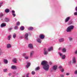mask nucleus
Returning a JSON list of instances; mask_svg holds the SVG:
<instances>
[{
	"label": "nucleus",
	"mask_w": 77,
	"mask_h": 77,
	"mask_svg": "<svg viewBox=\"0 0 77 77\" xmlns=\"http://www.w3.org/2000/svg\"><path fill=\"white\" fill-rule=\"evenodd\" d=\"M64 71V69H63V68L61 70V72H63Z\"/></svg>",
	"instance_id": "43"
},
{
	"label": "nucleus",
	"mask_w": 77,
	"mask_h": 77,
	"mask_svg": "<svg viewBox=\"0 0 77 77\" xmlns=\"http://www.w3.org/2000/svg\"><path fill=\"white\" fill-rule=\"evenodd\" d=\"M12 12L13 14L15 13V11H14V10H12Z\"/></svg>",
	"instance_id": "47"
},
{
	"label": "nucleus",
	"mask_w": 77,
	"mask_h": 77,
	"mask_svg": "<svg viewBox=\"0 0 77 77\" xmlns=\"http://www.w3.org/2000/svg\"><path fill=\"white\" fill-rule=\"evenodd\" d=\"M70 63H71V61H70Z\"/></svg>",
	"instance_id": "55"
},
{
	"label": "nucleus",
	"mask_w": 77,
	"mask_h": 77,
	"mask_svg": "<svg viewBox=\"0 0 77 77\" xmlns=\"http://www.w3.org/2000/svg\"><path fill=\"white\" fill-rule=\"evenodd\" d=\"M57 66L56 65L54 66H53V69L54 70H56L57 69Z\"/></svg>",
	"instance_id": "16"
},
{
	"label": "nucleus",
	"mask_w": 77,
	"mask_h": 77,
	"mask_svg": "<svg viewBox=\"0 0 77 77\" xmlns=\"http://www.w3.org/2000/svg\"><path fill=\"white\" fill-rule=\"evenodd\" d=\"M14 16V17H15L16 16V14H15V13H14V14H12Z\"/></svg>",
	"instance_id": "46"
},
{
	"label": "nucleus",
	"mask_w": 77,
	"mask_h": 77,
	"mask_svg": "<svg viewBox=\"0 0 77 77\" xmlns=\"http://www.w3.org/2000/svg\"><path fill=\"white\" fill-rule=\"evenodd\" d=\"M12 28H9L8 29V31H11V30H12Z\"/></svg>",
	"instance_id": "35"
},
{
	"label": "nucleus",
	"mask_w": 77,
	"mask_h": 77,
	"mask_svg": "<svg viewBox=\"0 0 77 77\" xmlns=\"http://www.w3.org/2000/svg\"><path fill=\"white\" fill-rule=\"evenodd\" d=\"M49 63L50 64H51L52 63L51 62H50Z\"/></svg>",
	"instance_id": "54"
},
{
	"label": "nucleus",
	"mask_w": 77,
	"mask_h": 77,
	"mask_svg": "<svg viewBox=\"0 0 77 77\" xmlns=\"http://www.w3.org/2000/svg\"><path fill=\"white\" fill-rule=\"evenodd\" d=\"M29 35V33H26L24 36V38L25 39H26V40H28V39Z\"/></svg>",
	"instance_id": "4"
},
{
	"label": "nucleus",
	"mask_w": 77,
	"mask_h": 77,
	"mask_svg": "<svg viewBox=\"0 0 77 77\" xmlns=\"http://www.w3.org/2000/svg\"><path fill=\"white\" fill-rule=\"evenodd\" d=\"M43 53L45 55H47V54L48 53V52L47 50L46 49V48L44 49V52Z\"/></svg>",
	"instance_id": "7"
},
{
	"label": "nucleus",
	"mask_w": 77,
	"mask_h": 77,
	"mask_svg": "<svg viewBox=\"0 0 77 77\" xmlns=\"http://www.w3.org/2000/svg\"><path fill=\"white\" fill-rule=\"evenodd\" d=\"M14 29L15 30H17V29H18V26H16L14 27Z\"/></svg>",
	"instance_id": "32"
},
{
	"label": "nucleus",
	"mask_w": 77,
	"mask_h": 77,
	"mask_svg": "<svg viewBox=\"0 0 77 77\" xmlns=\"http://www.w3.org/2000/svg\"><path fill=\"white\" fill-rule=\"evenodd\" d=\"M16 36H17L16 33H14V35H13V38H15L16 37Z\"/></svg>",
	"instance_id": "23"
},
{
	"label": "nucleus",
	"mask_w": 77,
	"mask_h": 77,
	"mask_svg": "<svg viewBox=\"0 0 77 77\" xmlns=\"http://www.w3.org/2000/svg\"><path fill=\"white\" fill-rule=\"evenodd\" d=\"M6 47L7 48H11V44H7Z\"/></svg>",
	"instance_id": "13"
},
{
	"label": "nucleus",
	"mask_w": 77,
	"mask_h": 77,
	"mask_svg": "<svg viewBox=\"0 0 77 77\" xmlns=\"http://www.w3.org/2000/svg\"><path fill=\"white\" fill-rule=\"evenodd\" d=\"M3 4V2H0V6L1 7V6H2V4Z\"/></svg>",
	"instance_id": "40"
},
{
	"label": "nucleus",
	"mask_w": 77,
	"mask_h": 77,
	"mask_svg": "<svg viewBox=\"0 0 77 77\" xmlns=\"http://www.w3.org/2000/svg\"><path fill=\"white\" fill-rule=\"evenodd\" d=\"M31 63H30L27 62V65L26 66V68H28L29 66L30 65Z\"/></svg>",
	"instance_id": "18"
},
{
	"label": "nucleus",
	"mask_w": 77,
	"mask_h": 77,
	"mask_svg": "<svg viewBox=\"0 0 77 77\" xmlns=\"http://www.w3.org/2000/svg\"><path fill=\"white\" fill-rule=\"evenodd\" d=\"M62 68V66H60L59 67V69H61Z\"/></svg>",
	"instance_id": "41"
},
{
	"label": "nucleus",
	"mask_w": 77,
	"mask_h": 77,
	"mask_svg": "<svg viewBox=\"0 0 77 77\" xmlns=\"http://www.w3.org/2000/svg\"><path fill=\"white\" fill-rule=\"evenodd\" d=\"M39 38H41V39H44L45 38V36H44V35H42V34H41L40 36H39Z\"/></svg>",
	"instance_id": "9"
},
{
	"label": "nucleus",
	"mask_w": 77,
	"mask_h": 77,
	"mask_svg": "<svg viewBox=\"0 0 77 77\" xmlns=\"http://www.w3.org/2000/svg\"><path fill=\"white\" fill-rule=\"evenodd\" d=\"M62 48H59L58 49V50H61Z\"/></svg>",
	"instance_id": "52"
},
{
	"label": "nucleus",
	"mask_w": 77,
	"mask_h": 77,
	"mask_svg": "<svg viewBox=\"0 0 77 77\" xmlns=\"http://www.w3.org/2000/svg\"><path fill=\"white\" fill-rule=\"evenodd\" d=\"M75 54H77V50L75 52Z\"/></svg>",
	"instance_id": "48"
},
{
	"label": "nucleus",
	"mask_w": 77,
	"mask_h": 77,
	"mask_svg": "<svg viewBox=\"0 0 77 77\" xmlns=\"http://www.w3.org/2000/svg\"><path fill=\"white\" fill-rule=\"evenodd\" d=\"M53 48L52 47H50L48 49V51H53Z\"/></svg>",
	"instance_id": "10"
},
{
	"label": "nucleus",
	"mask_w": 77,
	"mask_h": 77,
	"mask_svg": "<svg viewBox=\"0 0 77 77\" xmlns=\"http://www.w3.org/2000/svg\"><path fill=\"white\" fill-rule=\"evenodd\" d=\"M34 53V51H31V52L30 53V57H32L33 55V54Z\"/></svg>",
	"instance_id": "11"
},
{
	"label": "nucleus",
	"mask_w": 77,
	"mask_h": 77,
	"mask_svg": "<svg viewBox=\"0 0 77 77\" xmlns=\"http://www.w3.org/2000/svg\"><path fill=\"white\" fill-rule=\"evenodd\" d=\"M69 41H72V38H71V37H69Z\"/></svg>",
	"instance_id": "34"
},
{
	"label": "nucleus",
	"mask_w": 77,
	"mask_h": 77,
	"mask_svg": "<svg viewBox=\"0 0 77 77\" xmlns=\"http://www.w3.org/2000/svg\"><path fill=\"white\" fill-rule=\"evenodd\" d=\"M37 42H39V43H41L42 41L40 38H37L36 39Z\"/></svg>",
	"instance_id": "17"
},
{
	"label": "nucleus",
	"mask_w": 77,
	"mask_h": 77,
	"mask_svg": "<svg viewBox=\"0 0 77 77\" xmlns=\"http://www.w3.org/2000/svg\"><path fill=\"white\" fill-rule=\"evenodd\" d=\"M11 73H9L8 74V76H11Z\"/></svg>",
	"instance_id": "49"
},
{
	"label": "nucleus",
	"mask_w": 77,
	"mask_h": 77,
	"mask_svg": "<svg viewBox=\"0 0 77 77\" xmlns=\"http://www.w3.org/2000/svg\"><path fill=\"white\" fill-rule=\"evenodd\" d=\"M11 35H10L9 36H8V40H10L11 38Z\"/></svg>",
	"instance_id": "27"
},
{
	"label": "nucleus",
	"mask_w": 77,
	"mask_h": 77,
	"mask_svg": "<svg viewBox=\"0 0 77 77\" xmlns=\"http://www.w3.org/2000/svg\"><path fill=\"white\" fill-rule=\"evenodd\" d=\"M20 29L21 30H23L24 29V27L23 26H21L20 27Z\"/></svg>",
	"instance_id": "25"
},
{
	"label": "nucleus",
	"mask_w": 77,
	"mask_h": 77,
	"mask_svg": "<svg viewBox=\"0 0 77 77\" xmlns=\"http://www.w3.org/2000/svg\"><path fill=\"white\" fill-rule=\"evenodd\" d=\"M29 73H27V74L26 75V76H23V77H29Z\"/></svg>",
	"instance_id": "28"
},
{
	"label": "nucleus",
	"mask_w": 77,
	"mask_h": 77,
	"mask_svg": "<svg viewBox=\"0 0 77 77\" xmlns=\"http://www.w3.org/2000/svg\"><path fill=\"white\" fill-rule=\"evenodd\" d=\"M66 75H69V73H66Z\"/></svg>",
	"instance_id": "51"
},
{
	"label": "nucleus",
	"mask_w": 77,
	"mask_h": 77,
	"mask_svg": "<svg viewBox=\"0 0 77 77\" xmlns=\"http://www.w3.org/2000/svg\"><path fill=\"white\" fill-rule=\"evenodd\" d=\"M29 57H28V56H26V57H24V58L25 59H26V60H27V59H28Z\"/></svg>",
	"instance_id": "30"
},
{
	"label": "nucleus",
	"mask_w": 77,
	"mask_h": 77,
	"mask_svg": "<svg viewBox=\"0 0 77 77\" xmlns=\"http://www.w3.org/2000/svg\"><path fill=\"white\" fill-rule=\"evenodd\" d=\"M72 77H73V76H72Z\"/></svg>",
	"instance_id": "56"
},
{
	"label": "nucleus",
	"mask_w": 77,
	"mask_h": 77,
	"mask_svg": "<svg viewBox=\"0 0 77 77\" xmlns=\"http://www.w3.org/2000/svg\"><path fill=\"white\" fill-rule=\"evenodd\" d=\"M8 70L7 69H4V72H7Z\"/></svg>",
	"instance_id": "37"
},
{
	"label": "nucleus",
	"mask_w": 77,
	"mask_h": 77,
	"mask_svg": "<svg viewBox=\"0 0 77 77\" xmlns=\"http://www.w3.org/2000/svg\"><path fill=\"white\" fill-rule=\"evenodd\" d=\"M70 19V17H66L65 19V22L66 23V22H68V21H69Z\"/></svg>",
	"instance_id": "8"
},
{
	"label": "nucleus",
	"mask_w": 77,
	"mask_h": 77,
	"mask_svg": "<svg viewBox=\"0 0 77 77\" xmlns=\"http://www.w3.org/2000/svg\"><path fill=\"white\" fill-rule=\"evenodd\" d=\"M31 73L32 75H34L35 73V72H34V71H32Z\"/></svg>",
	"instance_id": "39"
},
{
	"label": "nucleus",
	"mask_w": 77,
	"mask_h": 77,
	"mask_svg": "<svg viewBox=\"0 0 77 77\" xmlns=\"http://www.w3.org/2000/svg\"><path fill=\"white\" fill-rule=\"evenodd\" d=\"M75 10H76V11H77V7H76L75 8Z\"/></svg>",
	"instance_id": "53"
},
{
	"label": "nucleus",
	"mask_w": 77,
	"mask_h": 77,
	"mask_svg": "<svg viewBox=\"0 0 77 77\" xmlns=\"http://www.w3.org/2000/svg\"><path fill=\"white\" fill-rule=\"evenodd\" d=\"M11 68L12 69H17V67L16 66H12L11 67Z\"/></svg>",
	"instance_id": "14"
},
{
	"label": "nucleus",
	"mask_w": 77,
	"mask_h": 77,
	"mask_svg": "<svg viewBox=\"0 0 77 77\" xmlns=\"http://www.w3.org/2000/svg\"><path fill=\"white\" fill-rule=\"evenodd\" d=\"M59 54L60 55V57H62V59H65L66 57V56L65 55H63V54H62V53H59Z\"/></svg>",
	"instance_id": "3"
},
{
	"label": "nucleus",
	"mask_w": 77,
	"mask_h": 77,
	"mask_svg": "<svg viewBox=\"0 0 77 77\" xmlns=\"http://www.w3.org/2000/svg\"><path fill=\"white\" fill-rule=\"evenodd\" d=\"M62 52L63 53H65L66 51V49L65 48H63L62 49Z\"/></svg>",
	"instance_id": "21"
},
{
	"label": "nucleus",
	"mask_w": 77,
	"mask_h": 77,
	"mask_svg": "<svg viewBox=\"0 0 77 77\" xmlns=\"http://www.w3.org/2000/svg\"><path fill=\"white\" fill-rule=\"evenodd\" d=\"M64 39L63 38H60V39H59V42H64Z\"/></svg>",
	"instance_id": "6"
},
{
	"label": "nucleus",
	"mask_w": 77,
	"mask_h": 77,
	"mask_svg": "<svg viewBox=\"0 0 77 77\" xmlns=\"http://www.w3.org/2000/svg\"><path fill=\"white\" fill-rule=\"evenodd\" d=\"M40 69V67H36L35 69V70H39V69Z\"/></svg>",
	"instance_id": "36"
},
{
	"label": "nucleus",
	"mask_w": 77,
	"mask_h": 77,
	"mask_svg": "<svg viewBox=\"0 0 77 77\" xmlns=\"http://www.w3.org/2000/svg\"><path fill=\"white\" fill-rule=\"evenodd\" d=\"M23 37V36H20V38H22Z\"/></svg>",
	"instance_id": "50"
},
{
	"label": "nucleus",
	"mask_w": 77,
	"mask_h": 77,
	"mask_svg": "<svg viewBox=\"0 0 77 77\" xmlns=\"http://www.w3.org/2000/svg\"><path fill=\"white\" fill-rule=\"evenodd\" d=\"M23 56H25V57H26V56H27V54H26V53H24L23 54Z\"/></svg>",
	"instance_id": "38"
},
{
	"label": "nucleus",
	"mask_w": 77,
	"mask_h": 77,
	"mask_svg": "<svg viewBox=\"0 0 77 77\" xmlns=\"http://www.w3.org/2000/svg\"><path fill=\"white\" fill-rule=\"evenodd\" d=\"M75 74H77V70H75L74 72Z\"/></svg>",
	"instance_id": "45"
},
{
	"label": "nucleus",
	"mask_w": 77,
	"mask_h": 77,
	"mask_svg": "<svg viewBox=\"0 0 77 77\" xmlns=\"http://www.w3.org/2000/svg\"><path fill=\"white\" fill-rule=\"evenodd\" d=\"M4 14H2V13H0V17H3Z\"/></svg>",
	"instance_id": "31"
},
{
	"label": "nucleus",
	"mask_w": 77,
	"mask_h": 77,
	"mask_svg": "<svg viewBox=\"0 0 77 77\" xmlns=\"http://www.w3.org/2000/svg\"><path fill=\"white\" fill-rule=\"evenodd\" d=\"M28 47L32 49L33 48V45L32 44H29L28 45Z\"/></svg>",
	"instance_id": "5"
},
{
	"label": "nucleus",
	"mask_w": 77,
	"mask_h": 77,
	"mask_svg": "<svg viewBox=\"0 0 77 77\" xmlns=\"http://www.w3.org/2000/svg\"><path fill=\"white\" fill-rule=\"evenodd\" d=\"M60 77H64V75L62 74L60 75Z\"/></svg>",
	"instance_id": "42"
},
{
	"label": "nucleus",
	"mask_w": 77,
	"mask_h": 77,
	"mask_svg": "<svg viewBox=\"0 0 77 77\" xmlns=\"http://www.w3.org/2000/svg\"><path fill=\"white\" fill-rule=\"evenodd\" d=\"M72 61L73 63H75L76 62L75 58V57H73L72 58Z\"/></svg>",
	"instance_id": "19"
},
{
	"label": "nucleus",
	"mask_w": 77,
	"mask_h": 77,
	"mask_svg": "<svg viewBox=\"0 0 77 77\" xmlns=\"http://www.w3.org/2000/svg\"><path fill=\"white\" fill-rule=\"evenodd\" d=\"M74 15H77V12H75V13H74Z\"/></svg>",
	"instance_id": "44"
},
{
	"label": "nucleus",
	"mask_w": 77,
	"mask_h": 77,
	"mask_svg": "<svg viewBox=\"0 0 77 77\" xmlns=\"http://www.w3.org/2000/svg\"><path fill=\"white\" fill-rule=\"evenodd\" d=\"M74 28V26L71 25L68 27L66 29V31L67 32H70L72 31V30Z\"/></svg>",
	"instance_id": "2"
},
{
	"label": "nucleus",
	"mask_w": 77,
	"mask_h": 77,
	"mask_svg": "<svg viewBox=\"0 0 77 77\" xmlns=\"http://www.w3.org/2000/svg\"><path fill=\"white\" fill-rule=\"evenodd\" d=\"M48 62L46 61H43L41 64L43 65V68L45 71H48L49 70L50 66L49 64H48Z\"/></svg>",
	"instance_id": "1"
},
{
	"label": "nucleus",
	"mask_w": 77,
	"mask_h": 77,
	"mask_svg": "<svg viewBox=\"0 0 77 77\" xmlns=\"http://www.w3.org/2000/svg\"><path fill=\"white\" fill-rule=\"evenodd\" d=\"M17 24L18 25H20V22L19 21H18L17 22Z\"/></svg>",
	"instance_id": "33"
},
{
	"label": "nucleus",
	"mask_w": 77,
	"mask_h": 77,
	"mask_svg": "<svg viewBox=\"0 0 77 77\" xmlns=\"http://www.w3.org/2000/svg\"><path fill=\"white\" fill-rule=\"evenodd\" d=\"M5 21H6V22H9V21H10V19L7 17H5Z\"/></svg>",
	"instance_id": "12"
},
{
	"label": "nucleus",
	"mask_w": 77,
	"mask_h": 77,
	"mask_svg": "<svg viewBox=\"0 0 77 77\" xmlns=\"http://www.w3.org/2000/svg\"><path fill=\"white\" fill-rule=\"evenodd\" d=\"M6 26V23H2L1 25V27H5Z\"/></svg>",
	"instance_id": "15"
},
{
	"label": "nucleus",
	"mask_w": 77,
	"mask_h": 77,
	"mask_svg": "<svg viewBox=\"0 0 77 77\" xmlns=\"http://www.w3.org/2000/svg\"><path fill=\"white\" fill-rule=\"evenodd\" d=\"M4 62L5 64H7L8 62V60H6V59H5L4 60Z\"/></svg>",
	"instance_id": "20"
},
{
	"label": "nucleus",
	"mask_w": 77,
	"mask_h": 77,
	"mask_svg": "<svg viewBox=\"0 0 77 77\" xmlns=\"http://www.w3.org/2000/svg\"><path fill=\"white\" fill-rule=\"evenodd\" d=\"M28 29L29 30H32L33 28L32 27H29L28 28Z\"/></svg>",
	"instance_id": "26"
},
{
	"label": "nucleus",
	"mask_w": 77,
	"mask_h": 77,
	"mask_svg": "<svg viewBox=\"0 0 77 77\" xmlns=\"http://www.w3.org/2000/svg\"><path fill=\"white\" fill-rule=\"evenodd\" d=\"M13 62L15 63H17V58H14L13 60Z\"/></svg>",
	"instance_id": "24"
},
{
	"label": "nucleus",
	"mask_w": 77,
	"mask_h": 77,
	"mask_svg": "<svg viewBox=\"0 0 77 77\" xmlns=\"http://www.w3.org/2000/svg\"><path fill=\"white\" fill-rule=\"evenodd\" d=\"M3 53V52L2 51V49L1 48H0V56L2 55Z\"/></svg>",
	"instance_id": "29"
},
{
	"label": "nucleus",
	"mask_w": 77,
	"mask_h": 77,
	"mask_svg": "<svg viewBox=\"0 0 77 77\" xmlns=\"http://www.w3.org/2000/svg\"><path fill=\"white\" fill-rule=\"evenodd\" d=\"M9 11H10L8 9H6V10H5V13H9Z\"/></svg>",
	"instance_id": "22"
}]
</instances>
